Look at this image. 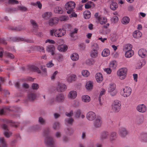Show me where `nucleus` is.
<instances>
[{
  "mask_svg": "<svg viewBox=\"0 0 147 147\" xmlns=\"http://www.w3.org/2000/svg\"><path fill=\"white\" fill-rule=\"evenodd\" d=\"M67 46L65 45H59L57 47L58 50L61 52H64L67 51Z\"/></svg>",
  "mask_w": 147,
  "mask_h": 147,
  "instance_id": "27",
  "label": "nucleus"
},
{
  "mask_svg": "<svg viewBox=\"0 0 147 147\" xmlns=\"http://www.w3.org/2000/svg\"><path fill=\"white\" fill-rule=\"evenodd\" d=\"M9 122L11 123V125L15 127H17L19 124L18 122H15L13 121H12L10 120L9 121Z\"/></svg>",
  "mask_w": 147,
  "mask_h": 147,
  "instance_id": "59",
  "label": "nucleus"
},
{
  "mask_svg": "<svg viewBox=\"0 0 147 147\" xmlns=\"http://www.w3.org/2000/svg\"><path fill=\"white\" fill-rule=\"evenodd\" d=\"M12 38L13 40L16 41H24L28 42H31V40L27 39H24L23 38H21L17 37H15Z\"/></svg>",
  "mask_w": 147,
  "mask_h": 147,
  "instance_id": "24",
  "label": "nucleus"
},
{
  "mask_svg": "<svg viewBox=\"0 0 147 147\" xmlns=\"http://www.w3.org/2000/svg\"><path fill=\"white\" fill-rule=\"evenodd\" d=\"M95 62L94 60L92 59H88L85 61V63L88 65H93Z\"/></svg>",
  "mask_w": 147,
  "mask_h": 147,
  "instance_id": "48",
  "label": "nucleus"
},
{
  "mask_svg": "<svg viewBox=\"0 0 147 147\" xmlns=\"http://www.w3.org/2000/svg\"><path fill=\"white\" fill-rule=\"evenodd\" d=\"M146 63V61L144 60H139L138 61L136 65V69H140Z\"/></svg>",
  "mask_w": 147,
  "mask_h": 147,
  "instance_id": "20",
  "label": "nucleus"
},
{
  "mask_svg": "<svg viewBox=\"0 0 147 147\" xmlns=\"http://www.w3.org/2000/svg\"><path fill=\"white\" fill-rule=\"evenodd\" d=\"M54 11L55 13L61 14L63 12V10L60 7H56L54 9Z\"/></svg>",
  "mask_w": 147,
  "mask_h": 147,
  "instance_id": "38",
  "label": "nucleus"
},
{
  "mask_svg": "<svg viewBox=\"0 0 147 147\" xmlns=\"http://www.w3.org/2000/svg\"><path fill=\"white\" fill-rule=\"evenodd\" d=\"M118 133L119 136L122 138L125 137L128 135V132L127 129L124 127L119 128L118 130Z\"/></svg>",
  "mask_w": 147,
  "mask_h": 147,
  "instance_id": "5",
  "label": "nucleus"
},
{
  "mask_svg": "<svg viewBox=\"0 0 147 147\" xmlns=\"http://www.w3.org/2000/svg\"><path fill=\"white\" fill-rule=\"evenodd\" d=\"M40 126L38 125H35L34 126L31 127L29 129L30 131H38L40 129Z\"/></svg>",
  "mask_w": 147,
  "mask_h": 147,
  "instance_id": "34",
  "label": "nucleus"
},
{
  "mask_svg": "<svg viewBox=\"0 0 147 147\" xmlns=\"http://www.w3.org/2000/svg\"><path fill=\"white\" fill-rule=\"evenodd\" d=\"M18 10V8L13 7L9 8L7 10L8 11H10L11 13H13Z\"/></svg>",
  "mask_w": 147,
  "mask_h": 147,
  "instance_id": "55",
  "label": "nucleus"
},
{
  "mask_svg": "<svg viewBox=\"0 0 147 147\" xmlns=\"http://www.w3.org/2000/svg\"><path fill=\"white\" fill-rule=\"evenodd\" d=\"M127 72V69L126 68H121L117 71V75L121 80H123L126 76Z\"/></svg>",
  "mask_w": 147,
  "mask_h": 147,
  "instance_id": "3",
  "label": "nucleus"
},
{
  "mask_svg": "<svg viewBox=\"0 0 147 147\" xmlns=\"http://www.w3.org/2000/svg\"><path fill=\"white\" fill-rule=\"evenodd\" d=\"M76 5L75 3L72 1L67 3L65 5V9L67 10V13L68 14L71 13L73 9L74 8Z\"/></svg>",
  "mask_w": 147,
  "mask_h": 147,
  "instance_id": "4",
  "label": "nucleus"
},
{
  "mask_svg": "<svg viewBox=\"0 0 147 147\" xmlns=\"http://www.w3.org/2000/svg\"><path fill=\"white\" fill-rule=\"evenodd\" d=\"M60 126V124L58 122H55L52 125V128L55 130L59 129Z\"/></svg>",
  "mask_w": 147,
  "mask_h": 147,
  "instance_id": "47",
  "label": "nucleus"
},
{
  "mask_svg": "<svg viewBox=\"0 0 147 147\" xmlns=\"http://www.w3.org/2000/svg\"><path fill=\"white\" fill-rule=\"evenodd\" d=\"M84 18L85 19H88L90 18L91 13L88 10H86L83 13Z\"/></svg>",
  "mask_w": 147,
  "mask_h": 147,
  "instance_id": "46",
  "label": "nucleus"
},
{
  "mask_svg": "<svg viewBox=\"0 0 147 147\" xmlns=\"http://www.w3.org/2000/svg\"><path fill=\"white\" fill-rule=\"evenodd\" d=\"M142 35L141 33L139 31H135L133 34V37L135 38H139Z\"/></svg>",
  "mask_w": 147,
  "mask_h": 147,
  "instance_id": "37",
  "label": "nucleus"
},
{
  "mask_svg": "<svg viewBox=\"0 0 147 147\" xmlns=\"http://www.w3.org/2000/svg\"><path fill=\"white\" fill-rule=\"evenodd\" d=\"M109 50L108 49H104L102 51L101 55L104 57L108 56L110 54Z\"/></svg>",
  "mask_w": 147,
  "mask_h": 147,
  "instance_id": "36",
  "label": "nucleus"
},
{
  "mask_svg": "<svg viewBox=\"0 0 147 147\" xmlns=\"http://www.w3.org/2000/svg\"><path fill=\"white\" fill-rule=\"evenodd\" d=\"M102 120L101 118L99 116L96 117L95 120L93 123V126L95 128H97L100 127L101 125Z\"/></svg>",
  "mask_w": 147,
  "mask_h": 147,
  "instance_id": "7",
  "label": "nucleus"
},
{
  "mask_svg": "<svg viewBox=\"0 0 147 147\" xmlns=\"http://www.w3.org/2000/svg\"><path fill=\"white\" fill-rule=\"evenodd\" d=\"M96 78L98 82L100 83L103 80V76L100 73H97L96 75Z\"/></svg>",
  "mask_w": 147,
  "mask_h": 147,
  "instance_id": "29",
  "label": "nucleus"
},
{
  "mask_svg": "<svg viewBox=\"0 0 147 147\" xmlns=\"http://www.w3.org/2000/svg\"><path fill=\"white\" fill-rule=\"evenodd\" d=\"M136 109L139 112L144 113L146 111L147 108L145 105L141 104L138 105Z\"/></svg>",
  "mask_w": 147,
  "mask_h": 147,
  "instance_id": "14",
  "label": "nucleus"
},
{
  "mask_svg": "<svg viewBox=\"0 0 147 147\" xmlns=\"http://www.w3.org/2000/svg\"><path fill=\"white\" fill-rule=\"evenodd\" d=\"M132 46L130 44H128L125 45L123 48V51H126L132 50Z\"/></svg>",
  "mask_w": 147,
  "mask_h": 147,
  "instance_id": "39",
  "label": "nucleus"
},
{
  "mask_svg": "<svg viewBox=\"0 0 147 147\" xmlns=\"http://www.w3.org/2000/svg\"><path fill=\"white\" fill-rule=\"evenodd\" d=\"M78 29L75 28L73 31H72L70 32V36L71 37H73L74 36V34H76L77 32Z\"/></svg>",
  "mask_w": 147,
  "mask_h": 147,
  "instance_id": "63",
  "label": "nucleus"
},
{
  "mask_svg": "<svg viewBox=\"0 0 147 147\" xmlns=\"http://www.w3.org/2000/svg\"><path fill=\"white\" fill-rule=\"evenodd\" d=\"M86 89L90 90L92 89L93 87L92 82L91 81H90L87 82L85 86Z\"/></svg>",
  "mask_w": 147,
  "mask_h": 147,
  "instance_id": "41",
  "label": "nucleus"
},
{
  "mask_svg": "<svg viewBox=\"0 0 147 147\" xmlns=\"http://www.w3.org/2000/svg\"><path fill=\"white\" fill-rule=\"evenodd\" d=\"M112 105H114L115 106H121V104L120 102L118 100H115L113 102Z\"/></svg>",
  "mask_w": 147,
  "mask_h": 147,
  "instance_id": "56",
  "label": "nucleus"
},
{
  "mask_svg": "<svg viewBox=\"0 0 147 147\" xmlns=\"http://www.w3.org/2000/svg\"><path fill=\"white\" fill-rule=\"evenodd\" d=\"M8 2L9 4H17L18 3V1L16 0H8Z\"/></svg>",
  "mask_w": 147,
  "mask_h": 147,
  "instance_id": "62",
  "label": "nucleus"
},
{
  "mask_svg": "<svg viewBox=\"0 0 147 147\" xmlns=\"http://www.w3.org/2000/svg\"><path fill=\"white\" fill-rule=\"evenodd\" d=\"M138 55L142 58H144L147 55V51L145 49H140L138 51Z\"/></svg>",
  "mask_w": 147,
  "mask_h": 147,
  "instance_id": "17",
  "label": "nucleus"
},
{
  "mask_svg": "<svg viewBox=\"0 0 147 147\" xmlns=\"http://www.w3.org/2000/svg\"><path fill=\"white\" fill-rule=\"evenodd\" d=\"M118 7L117 3L114 0H112L110 5L111 9L113 10H115Z\"/></svg>",
  "mask_w": 147,
  "mask_h": 147,
  "instance_id": "26",
  "label": "nucleus"
},
{
  "mask_svg": "<svg viewBox=\"0 0 147 147\" xmlns=\"http://www.w3.org/2000/svg\"><path fill=\"white\" fill-rule=\"evenodd\" d=\"M91 49L90 52V55L93 58H96L98 56V45L97 43H94L91 46Z\"/></svg>",
  "mask_w": 147,
  "mask_h": 147,
  "instance_id": "1",
  "label": "nucleus"
},
{
  "mask_svg": "<svg viewBox=\"0 0 147 147\" xmlns=\"http://www.w3.org/2000/svg\"><path fill=\"white\" fill-rule=\"evenodd\" d=\"M107 20V19L106 18L101 17L99 20V21L100 23L101 24H103L106 22Z\"/></svg>",
  "mask_w": 147,
  "mask_h": 147,
  "instance_id": "53",
  "label": "nucleus"
},
{
  "mask_svg": "<svg viewBox=\"0 0 147 147\" xmlns=\"http://www.w3.org/2000/svg\"><path fill=\"white\" fill-rule=\"evenodd\" d=\"M81 111L80 109H77L75 112V116L76 118H79L81 114Z\"/></svg>",
  "mask_w": 147,
  "mask_h": 147,
  "instance_id": "50",
  "label": "nucleus"
},
{
  "mask_svg": "<svg viewBox=\"0 0 147 147\" xmlns=\"http://www.w3.org/2000/svg\"><path fill=\"white\" fill-rule=\"evenodd\" d=\"M45 142L46 145L51 146L53 144L54 142L52 137L47 136L45 139Z\"/></svg>",
  "mask_w": 147,
  "mask_h": 147,
  "instance_id": "12",
  "label": "nucleus"
},
{
  "mask_svg": "<svg viewBox=\"0 0 147 147\" xmlns=\"http://www.w3.org/2000/svg\"><path fill=\"white\" fill-rule=\"evenodd\" d=\"M125 52V56L127 58H130L134 55V51L132 50L127 51Z\"/></svg>",
  "mask_w": 147,
  "mask_h": 147,
  "instance_id": "40",
  "label": "nucleus"
},
{
  "mask_svg": "<svg viewBox=\"0 0 147 147\" xmlns=\"http://www.w3.org/2000/svg\"><path fill=\"white\" fill-rule=\"evenodd\" d=\"M66 86L63 83H59L57 86V90L61 92L65 91L67 89Z\"/></svg>",
  "mask_w": 147,
  "mask_h": 147,
  "instance_id": "16",
  "label": "nucleus"
},
{
  "mask_svg": "<svg viewBox=\"0 0 147 147\" xmlns=\"http://www.w3.org/2000/svg\"><path fill=\"white\" fill-rule=\"evenodd\" d=\"M52 61H49L46 64V66L47 67H51L54 65V64L52 63Z\"/></svg>",
  "mask_w": 147,
  "mask_h": 147,
  "instance_id": "64",
  "label": "nucleus"
},
{
  "mask_svg": "<svg viewBox=\"0 0 147 147\" xmlns=\"http://www.w3.org/2000/svg\"><path fill=\"white\" fill-rule=\"evenodd\" d=\"M36 97V95L34 93H30L28 95L27 98L28 100L32 101L34 100Z\"/></svg>",
  "mask_w": 147,
  "mask_h": 147,
  "instance_id": "32",
  "label": "nucleus"
},
{
  "mask_svg": "<svg viewBox=\"0 0 147 147\" xmlns=\"http://www.w3.org/2000/svg\"><path fill=\"white\" fill-rule=\"evenodd\" d=\"M32 88L34 90H37L39 88V86L38 84L36 83H33L32 85Z\"/></svg>",
  "mask_w": 147,
  "mask_h": 147,
  "instance_id": "61",
  "label": "nucleus"
},
{
  "mask_svg": "<svg viewBox=\"0 0 147 147\" xmlns=\"http://www.w3.org/2000/svg\"><path fill=\"white\" fill-rule=\"evenodd\" d=\"M81 100L82 102H88L90 100V97L87 95H84L81 97Z\"/></svg>",
  "mask_w": 147,
  "mask_h": 147,
  "instance_id": "30",
  "label": "nucleus"
},
{
  "mask_svg": "<svg viewBox=\"0 0 147 147\" xmlns=\"http://www.w3.org/2000/svg\"><path fill=\"white\" fill-rule=\"evenodd\" d=\"M30 23L33 26V29L32 30V32H36L38 28V26L35 21L34 20H31L30 21Z\"/></svg>",
  "mask_w": 147,
  "mask_h": 147,
  "instance_id": "25",
  "label": "nucleus"
},
{
  "mask_svg": "<svg viewBox=\"0 0 147 147\" xmlns=\"http://www.w3.org/2000/svg\"><path fill=\"white\" fill-rule=\"evenodd\" d=\"M5 55L7 58L11 59H13L14 58V56L12 53H6Z\"/></svg>",
  "mask_w": 147,
  "mask_h": 147,
  "instance_id": "54",
  "label": "nucleus"
},
{
  "mask_svg": "<svg viewBox=\"0 0 147 147\" xmlns=\"http://www.w3.org/2000/svg\"><path fill=\"white\" fill-rule=\"evenodd\" d=\"M117 63L116 61L113 60L110 62L109 65L110 68L112 69H115L117 67Z\"/></svg>",
  "mask_w": 147,
  "mask_h": 147,
  "instance_id": "33",
  "label": "nucleus"
},
{
  "mask_svg": "<svg viewBox=\"0 0 147 147\" xmlns=\"http://www.w3.org/2000/svg\"><path fill=\"white\" fill-rule=\"evenodd\" d=\"M52 13L51 12H47L42 15V18L45 20H47L52 16Z\"/></svg>",
  "mask_w": 147,
  "mask_h": 147,
  "instance_id": "31",
  "label": "nucleus"
},
{
  "mask_svg": "<svg viewBox=\"0 0 147 147\" xmlns=\"http://www.w3.org/2000/svg\"><path fill=\"white\" fill-rule=\"evenodd\" d=\"M0 147H7L4 138L0 137Z\"/></svg>",
  "mask_w": 147,
  "mask_h": 147,
  "instance_id": "35",
  "label": "nucleus"
},
{
  "mask_svg": "<svg viewBox=\"0 0 147 147\" xmlns=\"http://www.w3.org/2000/svg\"><path fill=\"white\" fill-rule=\"evenodd\" d=\"M74 120L72 118H67L65 119V123L67 125H71Z\"/></svg>",
  "mask_w": 147,
  "mask_h": 147,
  "instance_id": "44",
  "label": "nucleus"
},
{
  "mask_svg": "<svg viewBox=\"0 0 147 147\" xmlns=\"http://www.w3.org/2000/svg\"><path fill=\"white\" fill-rule=\"evenodd\" d=\"M56 59L59 61H62L63 59V56L60 54H57L55 55Z\"/></svg>",
  "mask_w": 147,
  "mask_h": 147,
  "instance_id": "52",
  "label": "nucleus"
},
{
  "mask_svg": "<svg viewBox=\"0 0 147 147\" xmlns=\"http://www.w3.org/2000/svg\"><path fill=\"white\" fill-rule=\"evenodd\" d=\"M118 135L117 133L114 131L111 132L109 134V139L110 141L112 142L115 141Z\"/></svg>",
  "mask_w": 147,
  "mask_h": 147,
  "instance_id": "15",
  "label": "nucleus"
},
{
  "mask_svg": "<svg viewBox=\"0 0 147 147\" xmlns=\"http://www.w3.org/2000/svg\"><path fill=\"white\" fill-rule=\"evenodd\" d=\"M65 97L62 94H60L57 95L55 98V100L58 102H63L64 100Z\"/></svg>",
  "mask_w": 147,
  "mask_h": 147,
  "instance_id": "18",
  "label": "nucleus"
},
{
  "mask_svg": "<svg viewBox=\"0 0 147 147\" xmlns=\"http://www.w3.org/2000/svg\"><path fill=\"white\" fill-rule=\"evenodd\" d=\"M46 50L47 51L50 53L52 55L55 54V47L53 45H48L47 46Z\"/></svg>",
  "mask_w": 147,
  "mask_h": 147,
  "instance_id": "11",
  "label": "nucleus"
},
{
  "mask_svg": "<svg viewBox=\"0 0 147 147\" xmlns=\"http://www.w3.org/2000/svg\"><path fill=\"white\" fill-rule=\"evenodd\" d=\"M71 58L72 60L76 61L78 59L79 56L76 53H73L71 56Z\"/></svg>",
  "mask_w": 147,
  "mask_h": 147,
  "instance_id": "45",
  "label": "nucleus"
},
{
  "mask_svg": "<svg viewBox=\"0 0 147 147\" xmlns=\"http://www.w3.org/2000/svg\"><path fill=\"white\" fill-rule=\"evenodd\" d=\"M38 123L41 125H45L46 123L45 120L42 117H40L38 119Z\"/></svg>",
  "mask_w": 147,
  "mask_h": 147,
  "instance_id": "49",
  "label": "nucleus"
},
{
  "mask_svg": "<svg viewBox=\"0 0 147 147\" xmlns=\"http://www.w3.org/2000/svg\"><path fill=\"white\" fill-rule=\"evenodd\" d=\"M28 69L30 71H35L38 73H40V71L36 66L33 65H30L28 66Z\"/></svg>",
  "mask_w": 147,
  "mask_h": 147,
  "instance_id": "21",
  "label": "nucleus"
},
{
  "mask_svg": "<svg viewBox=\"0 0 147 147\" xmlns=\"http://www.w3.org/2000/svg\"><path fill=\"white\" fill-rule=\"evenodd\" d=\"M112 111L115 113L118 112L120 110L121 107L118 106H115L114 105H112Z\"/></svg>",
  "mask_w": 147,
  "mask_h": 147,
  "instance_id": "42",
  "label": "nucleus"
},
{
  "mask_svg": "<svg viewBox=\"0 0 147 147\" xmlns=\"http://www.w3.org/2000/svg\"><path fill=\"white\" fill-rule=\"evenodd\" d=\"M59 21V19L56 17L51 18L49 21V24L51 26H53L57 24Z\"/></svg>",
  "mask_w": 147,
  "mask_h": 147,
  "instance_id": "19",
  "label": "nucleus"
},
{
  "mask_svg": "<svg viewBox=\"0 0 147 147\" xmlns=\"http://www.w3.org/2000/svg\"><path fill=\"white\" fill-rule=\"evenodd\" d=\"M132 90L129 87L126 86L122 88L121 91V95L124 97L129 96L131 93Z\"/></svg>",
  "mask_w": 147,
  "mask_h": 147,
  "instance_id": "2",
  "label": "nucleus"
},
{
  "mask_svg": "<svg viewBox=\"0 0 147 147\" xmlns=\"http://www.w3.org/2000/svg\"><path fill=\"white\" fill-rule=\"evenodd\" d=\"M116 88V85L114 83H111L109 84L108 88V91L110 93V94L112 96L115 95L117 92L115 90Z\"/></svg>",
  "mask_w": 147,
  "mask_h": 147,
  "instance_id": "6",
  "label": "nucleus"
},
{
  "mask_svg": "<svg viewBox=\"0 0 147 147\" xmlns=\"http://www.w3.org/2000/svg\"><path fill=\"white\" fill-rule=\"evenodd\" d=\"M2 128L5 130L3 134L5 137L7 138L10 137L12 134L11 132L9 131L8 129L7 126L5 124H3L2 126Z\"/></svg>",
  "mask_w": 147,
  "mask_h": 147,
  "instance_id": "8",
  "label": "nucleus"
},
{
  "mask_svg": "<svg viewBox=\"0 0 147 147\" xmlns=\"http://www.w3.org/2000/svg\"><path fill=\"white\" fill-rule=\"evenodd\" d=\"M96 114L95 113L92 111L88 112L86 115V118L90 121L93 120L96 118Z\"/></svg>",
  "mask_w": 147,
  "mask_h": 147,
  "instance_id": "9",
  "label": "nucleus"
},
{
  "mask_svg": "<svg viewBox=\"0 0 147 147\" xmlns=\"http://www.w3.org/2000/svg\"><path fill=\"white\" fill-rule=\"evenodd\" d=\"M68 19V17L66 16L62 15L60 17V20L61 21H66Z\"/></svg>",
  "mask_w": 147,
  "mask_h": 147,
  "instance_id": "58",
  "label": "nucleus"
},
{
  "mask_svg": "<svg viewBox=\"0 0 147 147\" xmlns=\"http://www.w3.org/2000/svg\"><path fill=\"white\" fill-rule=\"evenodd\" d=\"M140 138L141 142H147V133H142L140 136Z\"/></svg>",
  "mask_w": 147,
  "mask_h": 147,
  "instance_id": "22",
  "label": "nucleus"
},
{
  "mask_svg": "<svg viewBox=\"0 0 147 147\" xmlns=\"http://www.w3.org/2000/svg\"><path fill=\"white\" fill-rule=\"evenodd\" d=\"M109 136V134L107 131L102 132L100 135V138L101 140H104L107 139Z\"/></svg>",
  "mask_w": 147,
  "mask_h": 147,
  "instance_id": "28",
  "label": "nucleus"
},
{
  "mask_svg": "<svg viewBox=\"0 0 147 147\" xmlns=\"http://www.w3.org/2000/svg\"><path fill=\"white\" fill-rule=\"evenodd\" d=\"M77 92L76 91L74 90L70 91L67 95V97L68 98L74 99L77 96Z\"/></svg>",
  "mask_w": 147,
  "mask_h": 147,
  "instance_id": "23",
  "label": "nucleus"
},
{
  "mask_svg": "<svg viewBox=\"0 0 147 147\" xmlns=\"http://www.w3.org/2000/svg\"><path fill=\"white\" fill-rule=\"evenodd\" d=\"M129 22V18L127 16H125L121 20V22L123 24H127Z\"/></svg>",
  "mask_w": 147,
  "mask_h": 147,
  "instance_id": "43",
  "label": "nucleus"
},
{
  "mask_svg": "<svg viewBox=\"0 0 147 147\" xmlns=\"http://www.w3.org/2000/svg\"><path fill=\"white\" fill-rule=\"evenodd\" d=\"M86 45L84 43H81L79 45V48L81 50H84L86 48Z\"/></svg>",
  "mask_w": 147,
  "mask_h": 147,
  "instance_id": "60",
  "label": "nucleus"
},
{
  "mask_svg": "<svg viewBox=\"0 0 147 147\" xmlns=\"http://www.w3.org/2000/svg\"><path fill=\"white\" fill-rule=\"evenodd\" d=\"M76 80V76L74 74L68 75L66 77V80L69 83L75 81Z\"/></svg>",
  "mask_w": 147,
  "mask_h": 147,
  "instance_id": "13",
  "label": "nucleus"
},
{
  "mask_svg": "<svg viewBox=\"0 0 147 147\" xmlns=\"http://www.w3.org/2000/svg\"><path fill=\"white\" fill-rule=\"evenodd\" d=\"M18 10H20L22 11H26L27 10V8L25 6H19L18 7Z\"/></svg>",
  "mask_w": 147,
  "mask_h": 147,
  "instance_id": "57",
  "label": "nucleus"
},
{
  "mask_svg": "<svg viewBox=\"0 0 147 147\" xmlns=\"http://www.w3.org/2000/svg\"><path fill=\"white\" fill-rule=\"evenodd\" d=\"M65 34V31L63 29L60 28L58 30H55L54 35L57 37H61Z\"/></svg>",
  "mask_w": 147,
  "mask_h": 147,
  "instance_id": "10",
  "label": "nucleus"
},
{
  "mask_svg": "<svg viewBox=\"0 0 147 147\" xmlns=\"http://www.w3.org/2000/svg\"><path fill=\"white\" fill-rule=\"evenodd\" d=\"M81 73L82 75L85 77H87L90 74L89 72L87 70H83Z\"/></svg>",
  "mask_w": 147,
  "mask_h": 147,
  "instance_id": "51",
  "label": "nucleus"
}]
</instances>
